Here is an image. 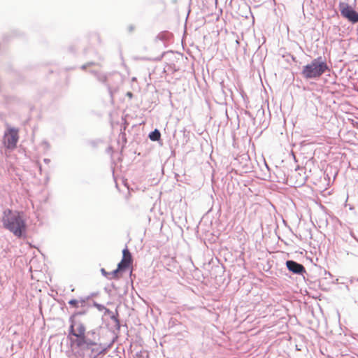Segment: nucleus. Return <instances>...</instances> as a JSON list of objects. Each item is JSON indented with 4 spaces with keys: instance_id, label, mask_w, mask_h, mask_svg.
<instances>
[{
    "instance_id": "nucleus-1",
    "label": "nucleus",
    "mask_w": 358,
    "mask_h": 358,
    "mask_svg": "<svg viewBox=\"0 0 358 358\" xmlns=\"http://www.w3.org/2000/svg\"><path fill=\"white\" fill-rule=\"evenodd\" d=\"M2 224L3 227L15 237L20 238L26 236L27 227L22 212L13 211L10 209L4 210Z\"/></svg>"
},
{
    "instance_id": "nucleus-2",
    "label": "nucleus",
    "mask_w": 358,
    "mask_h": 358,
    "mask_svg": "<svg viewBox=\"0 0 358 358\" xmlns=\"http://www.w3.org/2000/svg\"><path fill=\"white\" fill-rule=\"evenodd\" d=\"M132 264V257L128 250L124 248L122 250V259L117 264V268L112 272H107L104 268L101 269V273L109 280H117L122 277V273L127 269Z\"/></svg>"
},
{
    "instance_id": "nucleus-3",
    "label": "nucleus",
    "mask_w": 358,
    "mask_h": 358,
    "mask_svg": "<svg viewBox=\"0 0 358 358\" xmlns=\"http://www.w3.org/2000/svg\"><path fill=\"white\" fill-rule=\"evenodd\" d=\"M76 315H73L71 318V324L70 326V335H73L76 337V339L71 340V344L76 345L77 347H81L85 344L87 345H94V343L87 342L85 339V327L83 323H76L74 321V317Z\"/></svg>"
},
{
    "instance_id": "nucleus-4",
    "label": "nucleus",
    "mask_w": 358,
    "mask_h": 358,
    "mask_svg": "<svg viewBox=\"0 0 358 358\" xmlns=\"http://www.w3.org/2000/svg\"><path fill=\"white\" fill-rule=\"evenodd\" d=\"M327 69V65L324 62L314 59L303 67L302 75L306 78H318Z\"/></svg>"
},
{
    "instance_id": "nucleus-5",
    "label": "nucleus",
    "mask_w": 358,
    "mask_h": 358,
    "mask_svg": "<svg viewBox=\"0 0 358 358\" xmlns=\"http://www.w3.org/2000/svg\"><path fill=\"white\" fill-rule=\"evenodd\" d=\"M19 130L16 128L9 127L3 136V144L8 149L16 148L19 140Z\"/></svg>"
},
{
    "instance_id": "nucleus-6",
    "label": "nucleus",
    "mask_w": 358,
    "mask_h": 358,
    "mask_svg": "<svg viewBox=\"0 0 358 358\" xmlns=\"http://www.w3.org/2000/svg\"><path fill=\"white\" fill-rule=\"evenodd\" d=\"M341 15L352 23L358 22V13L347 4L340 6Z\"/></svg>"
},
{
    "instance_id": "nucleus-7",
    "label": "nucleus",
    "mask_w": 358,
    "mask_h": 358,
    "mask_svg": "<svg viewBox=\"0 0 358 358\" xmlns=\"http://www.w3.org/2000/svg\"><path fill=\"white\" fill-rule=\"evenodd\" d=\"M286 265L288 269L294 273L301 274L305 271L304 266L292 260L287 261Z\"/></svg>"
},
{
    "instance_id": "nucleus-8",
    "label": "nucleus",
    "mask_w": 358,
    "mask_h": 358,
    "mask_svg": "<svg viewBox=\"0 0 358 358\" xmlns=\"http://www.w3.org/2000/svg\"><path fill=\"white\" fill-rule=\"evenodd\" d=\"M161 134L157 129H155L154 131L149 134V138L153 141L159 140Z\"/></svg>"
},
{
    "instance_id": "nucleus-9",
    "label": "nucleus",
    "mask_w": 358,
    "mask_h": 358,
    "mask_svg": "<svg viewBox=\"0 0 358 358\" xmlns=\"http://www.w3.org/2000/svg\"><path fill=\"white\" fill-rule=\"evenodd\" d=\"M69 303L74 307L78 306V301L76 299H71L69 301Z\"/></svg>"
},
{
    "instance_id": "nucleus-10",
    "label": "nucleus",
    "mask_w": 358,
    "mask_h": 358,
    "mask_svg": "<svg viewBox=\"0 0 358 358\" xmlns=\"http://www.w3.org/2000/svg\"><path fill=\"white\" fill-rule=\"evenodd\" d=\"M101 80L103 81V82H106L107 80V77L106 76H103Z\"/></svg>"
},
{
    "instance_id": "nucleus-11",
    "label": "nucleus",
    "mask_w": 358,
    "mask_h": 358,
    "mask_svg": "<svg viewBox=\"0 0 358 358\" xmlns=\"http://www.w3.org/2000/svg\"><path fill=\"white\" fill-rule=\"evenodd\" d=\"M127 95L129 97H130V98H131V97L133 96L132 93H131V92H127Z\"/></svg>"
}]
</instances>
